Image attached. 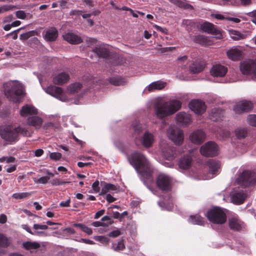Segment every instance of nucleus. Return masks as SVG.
<instances>
[{"mask_svg":"<svg viewBox=\"0 0 256 256\" xmlns=\"http://www.w3.org/2000/svg\"><path fill=\"white\" fill-rule=\"evenodd\" d=\"M36 34L37 32L36 30H30L26 33L21 34L20 36V38L22 40H26L34 36Z\"/></svg>","mask_w":256,"mask_h":256,"instance_id":"a18cd8bd","label":"nucleus"},{"mask_svg":"<svg viewBox=\"0 0 256 256\" xmlns=\"http://www.w3.org/2000/svg\"><path fill=\"white\" fill-rule=\"evenodd\" d=\"M86 41L88 47L91 46H92L96 44L97 42L96 39L94 38H88Z\"/></svg>","mask_w":256,"mask_h":256,"instance_id":"4d7b16f0","label":"nucleus"},{"mask_svg":"<svg viewBox=\"0 0 256 256\" xmlns=\"http://www.w3.org/2000/svg\"><path fill=\"white\" fill-rule=\"evenodd\" d=\"M228 224L230 228L235 232H240L242 230L243 222L238 216H232L229 218Z\"/></svg>","mask_w":256,"mask_h":256,"instance_id":"4468645a","label":"nucleus"},{"mask_svg":"<svg viewBox=\"0 0 256 256\" xmlns=\"http://www.w3.org/2000/svg\"><path fill=\"white\" fill-rule=\"evenodd\" d=\"M27 122L29 126H33L36 128H40L42 125L43 120L38 116H32L28 118Z\"/></svg>","mask_w":256,"mask_h":256,"instance_id":"c756f323","label":"nucleus"},{"mask_svg":"<svg viewBox=\"0 0 256 256\" xmlns=\"http://www.w3.org/2000/svg\"><path fill=\"white\" fill-rule=\"evenodd\" d=\"M74 226L80 228L83 232L88 235H91L92 234V229L82 224H74Z\"/></svg>","mask_w":256,"mask_h":256,"instance_id":"a19ab883","label":"nucleus"},{"mask_svg":"<svg viewBox=\"0 0 256 256\" xmlns=\"http://www.w3.org/2000/svg\"><path fill=\"white\" fill-rule=\"evenodd\" d=\"M166 84V82L161 81L153 82L149 85L148 90L149 92H153L156 90H161L165 87Z\"/></svg>","mask_w":256,"mask_h":256,"instance_id":"473e14b6","label":"nucleus"},{"mask_svg":"<svg viewBox=\"0 0 256 256\" xmlns=\"http://www.w3.org/2000/svg\"><path fill=\"white\" fill-rule=\"evenodd\" d=\"M155 28H156V30H157L161 32H162L164 33V34H168V30L166 28H162L158 25L155 26Z\"/></svg>","mask_w":256,"mask_h":256,"instance_id":"0e129e2a","label":"nucleus"},{"mask_svg":"<svg viewBox=\"0 0 256 256\" xmlns=\"http://www.w3.org/2000/svg\"><path fill=\"white\" fill-rule=\"evenodd\" d=\"M33 228L36 230H38L39 229L46 230H47L48 227L47 225H42V224H34V225Z\"/></svg>","mask_w":256,"mask_h":256,"instance_id":"052dcab7","label":"nucleus"},{"mask_svg":"<svg viewBox=\"0 0 256 256\" xmlns=\"http://www.w3.org/2000/svg\"><path fill=\"white\" fill-rule=\"evenodd\" d=\"M236 181L243 188L252 186L256 183V174L253 171L244 170L240 174Z\"/></svg>","mask_w":256,"mask_h":256,"instance_id":"39448f33","label":"nucleus"},{"mask_svg":"<svg viewBox=\"0 0 256 256\" xmlns=\"http://www.w3.org/2000/svg\"><path fill=\"white\" fill-rule=\"evenodd\" d=\"M99 181L96 180L92 185V188L96 192H98L100 191V188L99 186Z\"/></svg>","mask_w":256,"mask_h":256,"instance_id":"bf43d9fd","label":"nucleus"},{"mask_svg":"<svg viewBox=\"0 0 256 256\" xmlns=\"http://www.w3.org/2000/svg\"><path fill=\"white\" fill-rule=\"evenodd\" d=\"M168 132L169 138L175 144L178 145L182 144L184 140V134L181 130L176 127L170 126Z\"/></svg>","mask_w":256,"mask_h":256,"instance_id":"9d476101","label":"nucleus"},{"mask_svg":"<svg viewBox=\"0 0 256 256\" xmlns=\"http://www.w3.org/2000/svg\"><path fill=\"white\" fill-rule=\"evenodd\" d=\"M37 114V110L34 106L28 104L24 106L20 110V114L23 117H25L28 114L32 115Z\"/></svg>","mask_w":256,"mask_h":256,"instance_id":"393cba45","label":"nucleus"},{"mask_svg":"<svg viewBox=\"0 0 256 256\" xmlns=\"http://www.w3.org/2000/svg\"><path fill=\"white\" fill-rule=\"evenodd\" d=\"M46 92L52 96L58 98L62 94L63 90L60 87L50 86L46 88Z\"/></svg>","mask_w":256,"mask_h":256,"instance_id":"c85d7f7f","label":"nucleus"},{"mask_svg":"<svg viewBox=\"0 0 256 256\" xmlns=\"http://www.w3.org/2000/svg\"><path fill=\"white\" fill-rule=\"evenodd\" d=\"M181 106L182 103L180 101L173 100L170 102L156 105L155 107V113L158 118L162 119L174 114L178 111Z\"/></svg>","mask_w":256,"mask_h":256,"instance_id":"7ed1b4c3","label":"nucleus"},{"mask_svg":"<svg viewBox=\"0 0 256 256\" xmlns=\"http://www.w3.org/2000/svg\"><path fill=\"white\" fill-rule=\"evenodd\" d=\"M176 120L182 126H186L191 122L190 116L186 112H180L176 114Z\"/></svg>","mask_w":256,"mask_h":256,"instance_id":"4be33fe9","label":"nucleus"},{"mask_svg":"<svg viewBox=\"0 0 256 256\" xmlns=\"http://www.w3.org/2000/svg\"><path fill=\"white\" fill-rule=\"evenodd\" d=\"M253 108V104L249 100H243L238 102L234 107V112L238 114L248 112Z\"/></svg>","mask_w":256,"mask_h":256,"instance_id":"9b49d317","label":"nucleus"},{"mask_svg":"<svg viewBox=\"0 0 256 256\" xmlns=\"http://www.w3.org/2000/svg\"><path fill=\"white\" fill-rule=\"evenodd\" d=\"M106 188L107 189L108 192L114 191L117 190V187L114 184H110V183H106Z\"/></svg>","mask_w":256,"mask_h":256,"instance_id":"864d4df0","label":"nucleus"},{"mask_svg":"<svg viewBox=\"0 0 256 256\" xmlns=\"http://www.w3.org/2000/svg\"><path fill=\"white\" fill-rule=\"evenodd\" d=\"M224 111L221 108H216L212 109L209 114L210 118L214 122L218 121L224 117Z\"/></svg>","mask_w":256,"mask_h":256,"instance_id":"a211bd4d","label":"nucleus"},{"mask_svg":"<svg viewBox=\"0 0 256 256\" xmlns=\"http://www.w3.org/2000/svg\"><path fill=\"white\" fill-rule=\"evenodd\" d=\"M190 109L198 114H202L206 110L205 103L199 100H192L189 103Z\"/></svg>","mask_w":256,"mask_h":256,"instance_id":"ddd939ff","label":"nucleus"},{"mask_svg":"<svg viewBox=\"0 0 256 256\" xmlns=\"http://www.w3.org/2000/svg\"><path fill=\"white\" fill-rule=\"evenodd\" d=\"M23 246L26 250H30L38 248L40 245L37 242H27L23 243Z\"/></svg>","mask_w":256,"mask_h":256,"instance_id":"e433bc0d","label":"nucleus"},{"mask_svg":"<svg viewBox=\"0 0 256 256\" xmlns=\"http://www.w3.org/2000/svg\"><path fill=\"white\" fill-rule=\"evenodd\" d=\"M154 141V136L148 132H146L143 136L142 144L146 148H150L152 146Z\"/></svg>","mask_w":256,"mask_h":256,"instance_id":"7c9ffc66","label":"nucleus"},{"mask_svg":"<svg viewBox=\"0 0 256 256\" xmlns=\"http://www.w3.org/2000/svg\"><path fill=\"white\" fill-rule=\"evenodd\" d=\"M32 194V192L14 193L12 195V198L16 200L23 199L30 196Z\"/></svg>","mask_w":256,"mask_h":256,"instance_id":"37998d69","label":"nucleus"},{"mask_svg":"<svg viewBox=\"0 0 256 256\" xmlns=\"http://www.w3.org/2000/svg\"><path fill=\"white\" fill-rule=\"evenodd\" d=\"M102 220L103 222H106V224L110 223V225L112 224V223L111 218L107 216H104L102 218Z\"/></svg>","mask_w":256,"mask_h":256,"instance_id":"69168bd1","label":"nucleus"},{"mask_svg":"<svg viewBox=\"0 0 256 256\" xmlns=\"http://www.w3.org/2000/svg\"><path fill=\"white\" fill-rule=\"evenodd\" d=\"M50 183L53 186H60L64 184V182L60 181L58 178H54L50 181Z\"/></svg>","mask_w":256,"mask_h":256,"instance_id":"e2e57ef3","label":"nucleus"},{"mask_svg":"<svg viewBox=\"0 0 256 256\" xmlns=\"http://www.w3.org/2000/svg\"><path fill=\"white\" fill-rule=\"evenodd\" d=\"M0 136L2 139L8 142H12L18 140L16 128H13L10 126L0 127Z\"/></svg>","mask_w":256,"mask_h":256,"instance_id":"0eeeda50","label":"nucleus"},{"mask_svg":"<svg viewBox=\"0 0 256 256\" xmlns=\"http://www.w3.org/2000/svg\"><path fill=\"white\" fill-rule=\"evenodd\" d=\"M106 199L109 203L112 202L116 200V198H114L110 194H107Z\"/></svg>","mask_w":256,"mask_h":256,"instance_id":"774afa93","label":"nucleus"},{"mask_svg":"<svg viewBox=\"0 0 256 256\" xmlns=\"http://www.w3.org/2000/svg\"><path fill=\"white\" fill-rule=\"evenodd\" d=\"M132 128L136 134H139L142 130L141 124L138 121H135L132 123Z\"/></svg>","mask_w":256,"mask_h":256,"instance_id":"de8ad7c7","label":"nucleus"},{"mask_svg":"<svg viewBox=\"0 0 256 256\" xmlns=\"http://www.w3.org/2000/svg\"><path fill=\"white\" fill-rule=\"evenodd\" d=\"M200 154L206 157H214L216 156L218 153V146L212 142H208L201 146Z\"/></svg>","mask_w":256,"mask_h":256,"instance_id":"6e6552de","label":"nucleus"},{"mask_svg":"<svg viewBox=\"0 0 256 256\" xmlns=\"http://www.w3.org/2000/svg\"><path fill=\"white\" fill-rule=\"evenodd\" d=\"M70 199L69 198L65 202H61L60 204V207H68L70 206Z\"/></svg>","mask_w":256,"mask_h":256,"instance_id":"338daca9","label":"nucleus"},{"mask_svg":"<svg viewBox=\"0 0 256 256\" xmlns=\"http://www.w3.org/2000/svg\"><path fill=\"white\" fill-rule=\"evenodd\" d=\"M121 234V232L120 230L117 229L116 230H114L110 232L109 233L108 236L111 238H116L118 236Z\"/></svg>","mask_w":256,"mask_h":256,"instance_id":"6e6d98bb","label":"nucleus"},{"mask_svg":"<svg viewBox=\"0 0 256 256\" xmlns=\"http://www.w3.org/2000/svg\"><path fill=\"white\" fill-rule=\"evenodd\" d=\"M206 165L209 168L210 172L214 175L218 174V171L220 169L221 166L218 160L213 159L208 160Z\"/></svg>","mask_w":256,"mask_h":256,"instance_id":"412c9836","label":"nucleus"},{"mask_svg":"<svg viewBox=\"0 0 256 256\" xmlns=\"http://www.w3.org/2000/svg\"><path fill=\"white\" fill-rule=\"evenodd\" d=\"M128 160L137 172L141 175L144 183L146 181L148 182H152V170L150 164L142 152H134L128 158Z\"/></svg>","mask_w":256,"mask_h":256,"instance_id":"f257e3e1","label":"nucleus"},{"mask_svg":"<svg viewBox=\"0 0 256 256\" xmlns=\"http://www.w3.org/2000/svg\"><path fill=\"white\" fill-rule=\"evenodd\" d=\"M49 180H50V178L46 176L41 177L38 180H35L34 181L36 183H37V184H46L48 182Z\"/></svg>","mask_w":256,"mask_h":256,"instance_id":"603ef678","label":"nucleus"},{"mask_svg":"<svg viewBox=\"0 0 256 256\" xmlns=\"http://www.w3.org/2000/svg\"><path fill=\"white\" fill-rule=\"evenodd\" d=\"M246 197V194L243 192H236L232 196L233 203L236 204H242Z\"/></svg>","mask_w":256,"mask_h":256,"instance_id":"b1692460","label":"nucleus"},{"mask_svg":"<svg viewBox=\"0 0 256 256\" xmlns=\"http://www.w3.org/2000/svg\"><path fill=\"white\" fill-rule=\"evenodd\" d=\"M16 16L20 19H24L26 18V13L23 10H18L16 13Z\"/></svg>","mask_w":256,"mask_h":256,"instance_id":"13d9d810","label":"nucleus"},{"mask_svg":"<svg viewBox=\"0 0 256 256\" xmlns=\"http://www.w3.org/2000/svg\"><path fill=\"white\" fill-rule=\"evenodd\" d=\"M50 158L52 160H58L62 158V154L60 152H52L50 154Z\"/></svg>","mask_w":256,"mask_h":256,"instance_id":"3c124183","label":"nucleus"},{"mask_svg":"<svg viewBox=\"0 0 256 256\" xmlns=\"http://www.w3.org/2000/svg\"><path fill=\"white\" fill-rule=\"evenodd\" d=\"M227 72V68L220 64L214 66L210 70V73L214 76H224Z\"/></svg>","mask_w":256,"mask_h":256,"instance_id":"6ab92c4d","label":"nucleus"},{"mask_svg":"<svg viewBox=\"0 0 256 256\" xmlns=\"http://www.w3.org/2000/svg\"><path fill=\"white\" fill-rule=\"evenodd\" d=\"M240 70L244 74H251L256 80V60L244 61L240 63Z\"/></svg>","mask_w":256,"mask_h":256,"instance_id":"1a4fd4ad","label":"nucleus"},{"mask_svg":"<svg viewBox=\"0 0 256 256\" xmlns=\"http://www.w3.org/2000/svg\"><path fill=\"white\" fill-rule=\"evenodd\" d=\"M23 86L18 82H10L4 84V94L10 100L19 103L24 96Z\"/></svg>","mask_w":256,"mask_h":256,"instance_id":"f03ea898","label":"nucleus"},{"mask_svg":"<svg viewBox=\"0 0 256 256\" xmlns=\"http://www.w3.org/2000/svg\"><path fill=\"white\" fill-rule=\"evenodd\" d=\"M15 8L16 6L12 5H4L0 7V14L13 10Z\"/></svg>","mask_w":256,"mask_h":256,"instance_id":"09e8293b","label":"nucleus"},{"mask_svg":"<svg viewBox=\"0 0 256 256\" xmlns=\"http://www.w3.org/2000/svg\"><path fill=\"white\" fill-rule=\"evenodd\" d=\"M174 4L184 9H192V6L185 1L181 0H175Z\"/></svg>","mask_w":256,"mask_h":256,"instance_id":"c03bdc74","label":"nucleus"},{"mask_svg":"<svg viewBox=\"0 0 256 256\" xmlns=\"http://www.w3.org/2000/svg\"><path fill=\"white\" fill-rule=\"evenodd\" d=\"M230 34L232 38L234 40H242L245 38V36L244 34L236 30H232L230 32Z\"/></svg>","mask_w":256,"mask_h":256,"instance_id":"ea45409f","label":"nucleus"},{"mask_svg":"<svg viewBox=\"0 0 256 256\" xmlns=\"http://www.w3.org/2000/svg\"><path fill=\"white\" fill-rule=\"evenodd\" d=\"M249 124L252 126H256V114H250L248 117Z\"/></svg>","mask_w":256,"mask_h":256,"instance_id":"8fccbe9b","label":"nucleus"},{"mask_svg":"<svg viewBox=\"0 0 256 256\" xmlns=\"http://www.w3.org/2000/svg\"><path fill=\"white\" fill-rule=\"evenodd\" d=\"M16 128V130L17 132V138L18 139V135L20 134L22 136H30L29 132L28 130L24 128L18 126Z\"/></svg>","mask_w":256,"mask_h":256,"instance_id":"49530a36","label":"nucleus"},{"mask_svg":"<svg viewBox=\"0 0 256 256\" xmlns=\"http://www.w3.org/2000/svg\"><path fill=\"white\" fill-rule=\"evenodd\" d=\"M176 49V47H166L160 48L159 50L161 53H166L169 52H172Z\"/></svg>","mask_w":256,"mask_h":256,"instance_id":"680f3d73","label":"nucleus"},{"mask_svg":"<svg viewBox=\"0 0 256 256\" xmlns=\"http://www.w3.org/2000/svg\"><path fill=\"white\" fill-rule=\"evenodd\" d=\"M192 158L190 155L184 156L179 161V166L184 170H187L190 168L192 164Z\"/></svg>","mask_w":256,"mask_h":256,"instance_id":"cd10ccee","label":"nucleus"},{"mask_svg":"<svg viewBox=\"0 0 256 256\" xmlns=\"http://www.w3.org/2000/svg\"><path fill=\"white\" fill-rule=\"evenodd\" d=\"M92 226H94V227H98V226H108L110 225L109 224H106V222H102L100 221H96L93 222L92 224Z\"/></svg>","mask_w":256,"mask_h":256,"instance_id":"5fc2aeb1","label":"nucleus"},{"mask_svg":"<svg viewBox=\"0 0 256 256\" xmlns=\"http://www.w3.org/2000/svg\"><path fill=\"white\" fill-rule=\"evenodd\" d=\"M190 138L192 142L200 144L204 140L205 134L203 131L197 130L190 134Z\"/></svg>","mask_w":256,"mask_h":256,"instance_id":"f3484780","label":"nucleus"},{"mask_svg":"<svg viewBox=\"0 0 256 256\" xmlns=\"http://www.w3.org/2000/svg\"><path fill=\"white\" fill-rule=\"evenodd\" d=\"M204 68V64L202 61L196 60L190 66V70L192 74H198L202 72Z\"/></svg>","mask_w":256,"mask_h":256,"instance_id":"bb28decb","label":"nucleus"},{"mask_svg":"<svg viewBox=\"0 0 256 256\" xmlns=\"http://www.w3.org/2000/svg\"><path fill=\"white\" fill-rule=\"evenodd\" d=\"M64 39L72 44H78L82 42V38L74 33L68 32L63 35Z\"/></svg>","mask_w":256,"mask_h":256,"instance_id":"dca6fc26","label":"nucleus"},{"mask_svg":"<svg viewBox=\"0 0 256 256\" xmlns=\"http://www.w3.org/2000/svg\"><path fill=\"white\" fill-rule=\"evenodd\" d=\"M194 41L202 46L210 45V43L207 36L200 34L194 36Z\"/></svg>","mask_w":256,"mask_h":256,"instance_id":"72a5a7b5","label":"nucleus"},{"mask_svg":"<svg viewBox=\"0 0 256 256\" xmlns=\"http://www.w3.org/2000/svg\"><path fill=\"white\" fill-rule=\"evenodd\" d=\"M69 74L66 72H62L53 78V82L55 84L62 85L68 82L70 80Z\"/></svg>","mask_w":256,"mask_h":256,"instance_id":"aec40b11","label":"nucleus"},{"mask_svg":"<svg viewBox=\"0 0 256 256\" xmlns=\"http://www.w3.org/2000/svg\"><path fill=\"white\" fill-rule=\"evenodd\" d=\"M236 136L238 139L246 138L248 134V130L245 128H238L234 131Z\"/></svg>","mask_w":256,"mask_h":256,"instance_id":"58836bf2","label":"nucleus"},{"mask_svg":"<svg viewBox=\"0 0 256 256\" xmlns=\"http://www.w3.org/2000/svg\"><path fill=\"white\" fill-rule=\"evenodd\" d=\"M108 80L110 83L116 86H123L126 82L124 78L118 76L110 78Z\"/></svg>","mask_w":256,"mask_h":256,"instance_id":"c9c22d12","label":"nucleus"},{"mask_svg":"<svg viewBox=\"0 0 256 256\" xmlns=\"http://www.w3.org/2000/svg\"><path fill=\"white\" fill-rule=\"evenodd\" d=\"M82 88V84L80 82H76L70 84L68 88V91L70 94H74L80 91Z\"/></svg>","mask_w":256,"mask_h":256,"instance_id":"4c0bfd02","label":"nucleus"},{"mask_svg":"<svg viewBox=\"0 0 256 256\" xmlns=\"http://www.w3.org/2000/svg\"><path fill=\"white\" fill-rule=\"evenodd\" d=\"M189 221L194 224L204 226L205 224L204 218L199 215L190 216Z\"/></svg>","mask_w":256,"mask_h":256,"instance_id":"f704fd0d","label":"nucleus"},{"mask_svg":"<svg viewBox=\"0 0 256 256\" xmlns=\"http://www.w3.org/2000/svg\"><path fill=\"white\" fill-rule=\"evenodd\" d=\"M227 56L230 59L232 60H240L243 58L242 52L237 48L228 50Z\"/></svg>","mask_w":256,"mask_h":256,"instance_id":"5701e85b","label":"nucleus"},{"mask_svg":"<svg viewBox=\"0 0 256 256\" xmlns=\"http://www.w3.org/2000/svg\"><path fill=\"white\" fill-rule=\"evenodd\" d=\"M58 31L54 27H52L48 28L45 34L44 38L48 42L55 41L58 36Z\"/></svg>","mask_w":256,"mask_h":256,"instance_id":"a878e982","label":"nucleus"},{"mask_svg":"<svg viewBox=\"0 0 256 256\" xmlns=\"http://www.w3.org/2000/svg\"><path fill=\"white\" fill-rule=\"evenodd\" d=\"M10 244L9 239L3 234H0V254L6 253L5 249L10 245Z\"/></svg>","mask_w":256,"mask_h":256,"instance_id":"2f4dec72","label":"nucleus"},{"mask_svg":"<svg viewBox=\"0 0 256 256\" xmlns=\"http://www.w3.org/2000/svg\"><path fill=\"white\" fill-rule=\"evenodd\" d=\"M206 216L210 222L216 224H223L227 220L224 209L219 206H214L208 210Z\"/></svg>","mask_w":256,"mask_h":256,"instance_id":"20e7f679","label":"nucleus"},{"mask_svg":"<svg viewBox=\"0 0 256 256\" xmlns=\"http://www.w3.org/2000/svg\"><path fill=\"white\" fill-rule=\"evenodd\" d=\"M156 184L158 188L162 192L170 191L172 186V180L164 174H159L156 178Z\"/></svg>","mask_w":256,"mask_h":256,"instance_id":"423d86ee","label":"nucleus"},{"mask_svg":"<svg viewBox=\"0 0 256 256\" xmlns=\"http://www.w3.org/2000/svg\"><path fill=\"white\" fill-rule=\"evenodd\" d=\"M202 30L212 35L216 36V38L221 39L222 38V35L221 31L217 28L216 26L212 23L204 22L200 26Z\"/></svg>","mask_w":256,"mask_h":256,"instance_id":"f8f14e48","label":"nucleus"},{"mask_svg":"<svg viewBox=\"0 0 256 256\" xmlns=\"http://www.w3.org/2000/svg\"><path fill=\"white\" fill-rule=\"evenodd\" d=\"M112 248L115 251H120L125 249L124 240L122 239L118 241V243L112 244Z\"/></svg>","mask_w":256,"mask_h":256,"instance_id":"79ce46f5","label":"nucleus"},{"mask_svg":"<svg viewBox=\"0 0 256 256\" xmlns=\"http://www.w3.org/2000/svg\"><path fill=\"white\" fill-rule=\"evenodd\" d=\"M92 52L96 54L98 58H108L111 56L109 50L104 46L96 47L92 50Z\"/></svg>","mask_w":256,"mask_h":256,"instance_id":"2eb2a0df","label":"nucleus"}]
</instances>
